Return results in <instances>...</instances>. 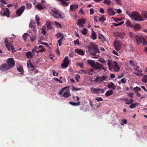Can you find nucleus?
<instances>
[{
	"mask_svg": "<svg viewBox=\"0 0 147 147\" xmlns=\"http://www.w3.org/2000/svg\"><path fill=\"white\" fill-rule=\"evenodd\" d=\"M88 63L93 68L97 70L98 69L100 70H104L105 69L103 67V65L100 64L98 62H95L94 61L91 60H88L87 61Z\"/></svg>",
	"mask_w": 147,
	"mask_h": 147,
	"instance_id": "obj_1",
	"label": "nucleus"
},
{
	"mask_svg": "<svg viewBox=\"0 0 147 147\" xmlns=\"http://www.w3.org/2000/svg\"><path fill=\"white\" fill-rule=\"evenodd\" d=\"M89 52L92 55H94L97 53H99V49H98V46L95 44H91L88 47Z\"/></svg>",
	"mask_w": 147,
	"mask_h": 147,
	"instance_id": "obj_2",
	"label": "nucleus"
},
{
	"mask_svg": "<svg viewBox=\"0 0 147 147\" xmlns=\"http://www.w3.org/2000/svg\"><path fill=\"white\" fill-rule=\"evenodd\" d=\"M134 37L136 39L137 42L138 43V44L142 43L144 46L147 45V42L146 39L143 36L136 35L134 36Z\"/></svg>",
	"mask_w": 147,
	"mask_h": 147,
	"instance_id": "obj_3",
	"label": "nucleus"
},
{
	"mask_svg": "<svg viewBox=\"0 0 147 147\" xmlns=\"http://www.w3.org/2000/svg\"><path fill=\"white\" fill-rule=\"evenodd\" d=\"M113 63L114 64L112 63L111 64L110 62L109 61L108 63H107V65L109 67V70H111L113 67L115 71H118L120 68L118 63L115 61H114Z\"/></svg>",
	"mask_w": 147,
	"mask_h": 147,
	"instance_id": "obj_4",
	"label": "nucleus"
},
{
	"mask_svg": "<svg viewBox=\"0 0 147 147\" xmlns=\"http://www.w3.org/2000/svg\"><path fill=\"white\" fill-rule=\"evenodd\" d=\"M131 18L136 21H142L143 19L142 17L138 13L136 12H133L131 15Z\"/></svg>",
	"mask_w": 147,
	"mask_h": 147,
	"instance_id": "obj_5",
	"label": "nucleus"
},
{
	"mask_svg": "<svg viewBox=\"0 0 147 147\" xmlns=\"http://www.w3.org/2000/svg\"><path fill=\"white\" fill-rule=\"evenodd\" d=\"M51 13L52 14L53 16L57 19H63V18L61 14L59 13L58 10L55 9H52L51 10Z\"/></svg>",
	"mask_w": 147,
	"mask_h": 147,
	"instance_id": "obj_6",
	"label": "nucleus"
},
{
	"mask_svg": "<svg viewBox=\"0 0 147 147\" xmlns=\"http://www.w3.org/2000/svg\"><path fill=\"white\" fill-rule=\"evenodd\" d=\"M115 49L117 51L120 50L122 46V43L120 41L115 40L114 43Z\"/></svg>",
	"mask_w": 147,
	"mask_h": 147,
	"instance_id": "obj_7",
	"label": "nucleus"
},
{
	"mask_svg": "<svg viewBox=\"0 0 147 147\" xmlns=\"http://www.w3.org/2000/svg\"><path fill=\"white\" fill-rule=\"evenodd\" d=\"M107 78V77L103 75L102 77L97 76L94 79V82L96 83L98 82L99 84L101 83L104 80H105Z\"/></svg>",
	"mask_w": 147,
	"mask_h": 147,
	"instance_id": "obj_8",
	"label": "nucleus"
},
{
	"mask_svg": "<svg viewBox=\"0 0 147 147\" xmlns=\"http://www.w3.org/2000/svg\"><path fill=\"white\" fill-rule=\"evenodd\" d=\"M6 62L10 68H12L15 65V62L13 58H8L6 60Z\"/></svg>",
	"mask_w": 147,
	"mask_h": 147,
	"instance_id": "obj_9",
	"label": "nucleus"
},
{
	"mask_svg": "<svg viewBox=\"0 0 147 147\" xmlns=\"http://www.w3.org/2000/svg\"><path fill=\"white\" fill-rule=\"evenodd\" d=\"M69 61L68 56H66L63 61L61 66L62 68L66 67L68 65L69 63Z\"/></svg>",
	"mask_w": 147,
	"mask_h": 147,
	"instance_id": "obj_10",
	"label": "nucleus"
},
{
	"mask_svg": "<svg viewBox=\"0 0 147 147\" xmlns=\"http://www.w3.org/2000/svg\"><path fill=\"white\" fill-rule=\"evenodd\" d=\"M2 9L4 11V12H0V13L1 15L3 16H6L7 18L9 17L10 11L9 9L8 8H6V9L5 10V9L3 8Z\"/></svg>",
	"mask_w": 147,
	"mask_h": 147,
	"instance_id": "obj_11",
	"label": "nucleus"
},
{
	"mask_svg": "<svg viewBox=\"0 0 147 147\" xmlns=\"http://www.w3.org/2000/svg\"><path fill=\"white\" fill-rule=\"evenodd\" d=\"M25 8V7L24 6H22L16 11V13L18 16H21V14L24 11Z\"/></svg>",
	"mask_w": 147,
	"mask_h": 147,
	"instance_id": "obj_12",
	"label": "nucleus"
},
{
	"mask_svg": "<svg viewBox=\"0 0 147 147\" xmlns=\"http://www.w3.org/2000/svg\"><path fill=\"white\" fill-rule=\"evenodd\" d=\"M90 91L92 94H100V88H95L94 87H91L90 88Z\"/></svg>",
	"mask_w": 147,
	"mask_h": 147,
	"instance_id": "obj_13",
	"label": "nucleus"
},
{
	"mask_svg": "<svg viewBox=\"0 0 147 147\" xmlns=\"http://www.w3.org/2000/svg\"><path fill=\"white\" fill-rule=\"evenodd\" d=\"M10 69L8 64H3L0 66V70L4 71L5 69Z\"/></svg>",
	"mask_w": 147,
	"mask_h": 147,
	"instance_id": "obj_14",
	"label": "nucleus"
},
{
	"mask_svg": "<svg viewBox=\"0 0 147 147\" xmlns=\"http://www.w3.org/2000/svg\"><path fill=\"white\" fill-rule=\"evenodd\" d=\"M5 47L9 51H10L11 49L13 51H16V50H14V48L13 47V45L11 43H9V44L5 45Z\"/></svg>",
	"mask_w": 147,
	"mask_h": 147,
	"instance_id": "obj_15",
	"label": "nucleus"
},
{
	"mask_svg": "<svg viewBox=\"0 0 147 147\" xmlns=\"http://www.w3.org/2000/svg\"><path fill=\"white\" fill-rule=\"evenodd\" d=\"M85 23V20L84 19H81L78 20L77 24L79 27H83V25Z\"/></svg>",
	"mask_w": 147,
	"mask_h": 147,
	"instance_id": "obj_16",
	"label": "nucleus"
},
{
	"mask_svg": "<svg viewBox=\"0 0 147 147\" xmlns=\"http://www.w3.org/2000/svg\"><path fill=\"white\" fill-rule=\"evenodd\" d=\"M107 87L109 88L112 89L113 90L115 89L116 87L114 83L112 82L109 83L107 85Z\"/></svg>",
	"mask_w": 147,
	"mask_h": 147,
	"instance_id": "obj_17",
	"label": "nucleus"
},
{
	"mask_svg": "<svg viewBox=\"0 0 147 147\" xmlns=\"http://www.w3.org/2000/svg\"><path fill=\"white\" fill-rule=\"evenodd\" d=\"M75 52L78 54L83 56L85 54L84 52L82 50L80 49H75Z\"/></svg>",
	"mask_w": 147,
	"mask_h": 147,
	"instance_id": "obj_18",
	"label": "nucleus"
},
{
	"mask_svg": "<svg viewBox=\"0 0 147 147\" xmlns=\"http://www.w3.org/2000/svg\"><path fill=\"white\" fill-rule=\"evenodd\" d=\"M108 14L112 16L114 15L115 14V12L113 11V9L110 7H109L108 9Z\"/></svg>",
	"mask_w": 147,
	"mask_h": 147,
	"instance_id": "obj_19",
	"label": "nucleus"
},
{
	"mask_svg": "<svg viewBox=\"0 0 147 147\" xmlns=\"http://www.w3.org/2000/svg\"><path fill=\"white\" fill-rule=\"evenodd\" d=\"M71 96V94L70 93L69 90H66L65 92L63 94L62 96L64 97H68Z\"/></svg>",
	"mask_w": 147,
	"mask_h": 147,
	"instance_id": "obj_20",
	"label": "nucleus"
},
{
	"mask_svg": "<svg viewBox=\"0 0 147 147\" xmlns=\"http://www.w3.org/2000/svg\"><path fill=\"white\" fill-rule=\"evenodd\" d=\"M117 37L121 39L124 38V37L125 36V34L123 32H118L117 33Z\"/></svg>",
	"mask_w": 147,
	"mask_h": 147,
	"instance_id": "obj_21",
	"label": "nucleus"
},
{
	"mask_svg": "<svg viewBox=\"0 0 147 147\" xmlns=\"http://www.w3.org/2000/svg\"><path fill=\"white\" fill-rule=\"evenodd\" d=\"M78 7V5H71L70 6V9L72 11H75Z\"/></svg>",
	"mask_w": 147,
	"mask_h": 147,
	"instance_id": "obj_22",
	"label": "nucleus"
},
{
	"mask_svg": "<svg viewBox=\"0 0 147 147\" xmlns=\"http://www.w3.org/2000/svg\"><path fill=\"white\" fill-rule=\"evenodd\" d=\"M25 55L28 58H33V55L32 54V52L30 51L26 52Z\"/></svg>",
	"mask_w": 147,
	"mask_h": 147,
	"instance_id": "obj_23",
	"label": "nucleus"
},
{
	"mask_svg": "<svg viewBox=\"0 0 147 147\" xmlns=\"http://www.w3.org/2000/svg\"><path fill=\"white\" fill-rule=\"evenodd\" d=\"M92 32L91 34V38L93 40H95L96 39L97 36L96 33L92 29Z\"/></svg>",
	"mask_w": 147,
	"mask_h": 147,
	"instance_id": "obj_24",
	"label": "nucleus"
},
{
	"mask_svg": "<svg viewBox=\"0 0 147 147\" xmlns=\"http://www.w3.org/2000/svg\"><path fill=\"white\" fill-rule=\"evenodd\" d=\"M36 8L39 10H41L43 9L45 7V6L43 5H42L41 4L38 3L36 6Z\"/></svg>",
	"mask_w": 147,
	"mask_h": 147,
	"instance_id": "obj_25",
	"label": "nucleus"
},
{
	"mask_svg": "<svg viewBox=\"0 0 147 147\" xmlns=\"http://www.w3.org/2000/svg\"><path fill=\"white\" fill-rule=\"evenodd\" d=\"M17 71L20 72V74H23L24 73V71L22 67L20 66L17 68Z\"/></svg>",
	"mask_w": 147,
	"mask_h": 147,
	"instance_id": "obj_26",
	"label": "nucleus"
},
{
	"mask_svg": "<svg viewBox=\"0 0 147 147\" xmlns=\"http://www.w3.org/2000/svg\"><path fill=\"white\" fill-rule=\"evenodd\" d=\"M113 93V91L112 90H110L106 92L105 95L106 96L108 97L112 95Z\"/></svg>",
	"mask_w": 147,
	"mask_h": 147,
	"instance_id": "obj_27",
	"label": "nucleus"
},
{
	"mask_svg": "<svg viewBox=\"0 0 147 147\" xmlns=\"http://www.w3.org/2000/svg\"><path fill=\"white\" fill-rule=\"evenodd\" d=\"M106 18L104 15H102L99 18V21L101 23L103 22L106 20Z\"/></svg>",
	"mask_w": 147,
	"mask_h": 147,
	"instance_id": "obj_28",
	"label": "nucleus"
},
{
	"mask_svg": "<svg viewBox=\"0 0 147 147\" xmlns=\"http://www.w3.org/2000/svg\"><path fill=\"white\" fill-rule=\"evenodd\" d=\"M60 1L61 3V4L65 6H67L68 5V3L66 2L64 0H58Z\"/></svg>",
	"mask_w": 147,
	"mask_h": 147,
	"instance_id": "obj_29",
	"label": "nucleus"
},
{
	"mask_svg": "<svg viewBox=\"0 0 147 147\" xmlns=\"http://www.w3.org/2000/svg\"><path fill=\"white\" fill-rule=\"evenodd\" d=\"M139 104V103L138 102H135L134 103H133L131 104L130 106L129 107L131 109H132L134 108H135Z\"/></svg>",
	"mask_w": 147,
	"mask_h": 147,
	"instance_id": "obj_30",
	"label": "nucleus"
},
{
	"mask_svg": "<svg viewBox=\"0 0 147 147\" xmlns=\"http://www.w3.org/2000/svg\"><path fill=\"white\" fill-rule=\"evenodd\" d=\"M141 26L139 24H136L134 25V29L136 30H138L141 28Z\"/></svg>",
	"mask_w": 147,
	"mask_h": 147,
	"instance_id": "obj_31",
	"label": "nucleus"
},
{
	"mask_svg": "<svg viewBox=\"0 0 147 147\" xmlns=\"http://www.w3.org/2000/svg\"><path fill=\"white\" fill-rule=\"evenodd\" d=\"M133 90H134V91L136 93L138 92V91H140L141 90V89L140 87L138 86H136L134 88Z\"/></svg>",
	"mask_w": 147,
	"mask_h": 147,
	"instance_id": "obj_32",
	"label": "nucleus"
},
{
	"mask_svg": "<svg viewBox=\"0 0 147 147\" xmlns=\"http://www.w3.org/2000/svg\"><path fill=\"white\" fill-rule=\"evenodd\" d=\"M80 102H74L71 101H70L69 102V103L72 105L77 106H78L80 104Z\"/></svg>",
	"mask_w": 147,
	"mask_h": 147,
	"instance_id": "obj_33",
	"label": "nucleus"
},
{
	"mask_svg": "<svg viewBox=\"0 0 147 147\" xmlns=\"http://www.w3.org/2000/svg\"><path fill=\"white\" fill-rule=\"evenodd\" d=\"M88 32V30L86 28H84L83 30H81V32L84 35L86 34Z\"/></svg>",
	"mask_w": 147,
	"mask_h": 147,
	"instance_id": "obj_34",
	"label": "nucleus"
},
{
	"mask_svg": "<svg viewBox=\"0 0 147 147\" xmlns=\"http://www.w3.org/2000/svg\"><path fill=\"white\" fill-rule=\"evenodd\" d=\"M142 81L145 83H147V75H145L141 80Z\"/></svg>",
	"mask_w": 147,
	"mask_h": 147,
	"instance_id": "obj_35",
	"label": "nucleus"
},
{
	"mask_svg": "<svg viewBox=\"0 0 147 147\" xmlns=\"http://www.w3.org/2000/svg\"><path fill=\"white\" fill-rule=\"evenodd\" d=\"M28 35L30 36V35L28 34V33H25L23 35L22 37L24 40L25 41L26 40Z\"/></svg>",
	"mask_w": 147,
	"mask_h": 147,
	"instance_id": "obj_36",
	"label": "nucleus"
},
{
	"mask_svg": "<svg viewBox=\"0 0 147 147\" xmlns=\"http://www.w3.org/2000/svg\"><path fill=\"white\" fill-rule=\"evenodd\" d=\"M143 16L144 18H147V11H143L142 12Z\"/></svg>",
	"mask_w": 147,
	"mask_h": 147,
	"instance_id": "obj_37",
	"label": "nucleus"
},
{
	"mask_svg": "<svg viewBox=\"0 0 147 147\" xmlns=\"http://www.w3.org/2000/svg\"><path fill=\"white\" fill-rule=\"evenodd\" d=\"M47 29L48 30L49 29H52V26L50 23H48L47 25Z\"/></svg>",
	"mask_w": 147,
	"mask_h": 147,
	"instance_id": "obj_38",
	"label": "nucleus"
},
{
	"mask_svg": "<svg viewBox=\"0 0 147 147\" xmlns=\"http://www.w3.org/2000/svg\"><path fill=\"white\" fill-rule=\"evenodd\" d=\"M62 35H63L61 32H57L55 34V36L57 37L58 38L61 37Z\"/></svg>",
	"mask_w": 147,
	"mask_h": 147,
	"instance_id": "obj_39",
	"label": "nucleus"
},
{
	"mask_svg": "<svg viewBox=\"0 0 147 147\" xmlns=\"http://www.w3.org/2000/svg\"><path fill=\"white\" fill-rule=\"evenodd\" d=\"M37 36L35 35L34 36L33 35L32 37H30V40L31 42H33L34 40H36Z\"/></svg>",
	"mask_w": 147,
	"mask_h": 147,
	"instance_id": "obj_40",
	"label": "nucleus"
},
{
	"mask_svg": "<svg viewBox=\"0 0 147 147\" xmlns=\"http://www.w3.org/2000/svg\"><path fill=\"white\" fill-rule=\"evenodd\" d=\"M54 24L57 27L60 28H62V26L59 23L56 22H55Z\"/></svg>",
	"mask_w": 147,
	"mask_h": 147,
	"instance_id": "obj_41",
	"label": "nucleus"
},
{
	"mask_svg": "<svg viewBox=\"0 0 147 147\" xmlns=\"http://www.w3.org/2000/svg\"><path fill=\"white\" fill-rule=\"evenodd\" d=\"M36 20L37 24L38 25H39V24H40V22H39V20L40 19V18L38 17L37 15H36Z\"/></svg>",
	"mask_w": 147,
	"mask_h": 147,
	"instance_id": "obj_42",
	"label": "nucleus"
},
{
	"mask_svg": "<svg viewBox=\"0 0 147 147\" xmlns=\"http://www.w3.org/2000/svg\"><path fill=\"white\" fill-rule=\"evenodd\" d=\"M95 99L97 101H101L103 100V98L101 97H96L95 98Z\"/></svg>",
	"mask_w": 147,
	"mask_h": 147,
	"instance_id": "obj_43",
	"label": "nucleus"
},
{
	"mask_svg": "<svg viewBox=\"0 0 147 147\" xmlns=\"http://www.w3.org/2000/svg\"><path fill=\"white\" fill-rule=\"evenodd\" d=\"M103 3L106 4L107 5H109L110 4L111 1L109 0H105L103 2Z\"/></svg>",
	"mask_w": 147,
	"mask_h": 147,
	"instance_id": "obj_44",
	"label": "nucleus"
},
{
	"mask_svg": "<svg viewBox=\"0 0 147 147\" xmlns=\"http://www.w3.org/2000/svg\"><path fill=\"white\" fill-rule=\"evenodd\" d=\"M122 123H121V125H123L124 124H126L127 123V120L125 119H123L121 120Z\"/></svg>",
	"mask_w": 147,
	"mask_h": 147,
	"instance_id": "obj_45",
	"label": "nucleus"
},
{
	"mask_svg": "<svg viewBox=\"0 0 147 147\" xmlns=\"http://www.w3.org/2000/svg\"><path fill=\"white\" fill-rule=\"evenodd\" d=\"M67 87H65L63 88L62 89H61V90L59 92V95H61L62 94L63 92L65 90L66 88Z\"/></svg>",
	"mask_w": 147,
	"mask_h": 147,
	"instance_id": "obj_46",
	"label": "nucleus"
},
{
	"mask_svg": "<svg viewBox=\"0 0 147 147\" xmlns=\"http://www.w3.org/2000/svg\"><path fill=\"white\" fill-rule=\"evenodd\" d=\"M81 89V88H76L74 86H73L72 88V90L73 91L80 90Z\"/></svg>",
	"mask_w": 147,
	"mask_h": 147,
	"instance_id": "obj_47",
	"label": "nucleus"
},
{
	"mask_svg": "<svg viewBox=\"0 0 147 147\" xmlns=\"http://www.w3.org/2000/svg\"><path fill=\"white\" fill-rule=\"evenodd\" d=\"M128 96L130 98L133 97L134 93L133 92H130L127 94Z\"/></svg>",
	"mask_w": 147,
	"mask_h": 147,
	"instance_id": "obj_48",
	"label": "nucleus"
},
{
	"mask_svg": "<svg viewBox=\"0 0 147 147\" xmlns=\"http://www.w3.org/2000/svg\"><path fill=\"white\" fill-rule=\"evenodd\" d=\"M121 82L124 84H125L127 82L126 80L124 78H123L121 80Z\"/></svg>",
	"mask_w": 147,
	"mask_h": 147,
	"instance_id": "obj_49",
	"label": "nucleus"
},
{
	"mask_svg": "<svg viewBox=\"0 0 147 147\" xmlns=\"http://www.w3.org/2000/svg\"><path fill=\"white\" fill-rule=\"evenodd\" d=\"M133 67L134 69L138 71H139L138 70L139 67L136 65L135 64L134 66H133Z\"/></svg>",
	"mask_w": 147,
	"mask_h": 147,
	"instance_id": "obj_50",
	"label": "nucleus"
},
{
	"mask_svg": "<svg viewBox=\"0 0 147 147\" xmlns=\"http://www.w3.org/2000/svg\"><path fill=\"white\" fill-rule=\"evenodd\" d=\"M45 51V48H42L41 49L37 51H36V52H38L39 53V52H44Z\"/></svg>",
	"mask_w": 147,
	"mask_h": 147,
	"instance_id": "obj_51",
	"label": "nucleus"
},
{
	"mask_svg": "<svg viewBox=\"0 0 147 147\" xmlns=\"http://www.w3.org/2000/svg\"><path fill=\"white\" fill-rule=\"evenodd\" d=\"M128 47L131 49L129 50L130 51H134V49L133 48L132 46L131 45H128Z\"/></svg>",
	"mask_w": 147,
	"mask_h": 147,
	"instance_id": "obj_52",
	"label": "nucleus"
},
{
	"mask_svg": "<svg viewBox=\"0 0 147 147\" xmlns=\"http://www.w3.org/2000/svg\"><path fill=\"white\" fill-rule=\"evenodd\" d=\"M129 63L132 66H134V65L136 64L134 61L131 60L129 61Z\"/></svg>",
	"mask_w": 147,
	"mask_h": 147,
	"instance_id": "obj_53",
	"label": "nucleus"
},
{
	"mask_svg": "<svg viewBox=\"0 0 147 147\" xmlns=\"http://www.w3.org/2000/svg\"><path fill=\"white\" fill-rule=\"evenodd\" d=\"M74 44L76 45L77 44L79 45H80V44L79 43V40L78 39H77L76 40H74Z\"/></svg>",
	"mask_w": 147,
	"mask_h": 147,
	"instance_id": "obj_54",
	"label": "nucleus"
},
{
	"mask_svg": "<svg viewBox=\"0 0 147 147\" xmlns=\"http://www.w3.org/2000/svg\"><path fill=\"white\" fill-rule=\"evenodd\" d=\"M124 100L125 101V104H128V105L130 104V103L129 102V100H128V99H127L126 98H125L124 99Z\"/></svg>",
	"mask_w": 147,
	"mask_h": 147,
	"instance_id": "obj_55",
	"label": "nucleus"
},
{
	"mask_svg": "<svg viewBox=\"0 0 147 147\" xmlns=\"http://www.w3.org/2000/svg\"><path fill=\"white\" fill-rule=\"evenodd\" d=\"M32 5L30 3H27L26 4V6L27 8L30 9L31 8Z\"/></svg>",
	"mask_w": 147,
	"mask_h": 147,
	"instance_id": "obj_56",
	"label": "nucleus"
},
{
	"mask_svg": "<svg viewBox=\"0 0 147 147\" xmlns=\"http://www.w3.org/2000/svg\"><path fill=\"white\" fill-rule=\"evenodd\" d=\"M46 33L45 29L43 28L42 30V34L44 36L45 35Z\"/></svg>",
	"mask_w": 147,
	"mask_h": 147,
	"instance_id": "obj_57",
	"label": "nucleus"
},
{
	"mask_svg": "<svg viewBox=\"0 0 147 147\" xmlns=\"http://www.w3.org/2000/svg\"><path fill=\"white\" fill-rule=\"evenodd\" d=\"M53 75L54 76H57L58 74V73H57V72H56L55 71H53Z\"/></svg>",
	"mask_w": 147,
	"mask_h": 147,
	"instance_id": "obj_58",
	"label": "nucleus"
},
{
	"mask_svg": "<svg viewBox=\"0 0 147 147\" xmlns=\"http://www.w3.org/2000/svg\"><path fill=\"white\" fill-rule=\"evenodd\" d=\"M56 53L57 55H60V52L59 50V48L58 47L56 50Z\"/></svg>",
	"mask_w": 147,
	"mask_h": 147,
	"instance_id": "obj_59",
	"label": "nucleus"
},
{
	"mask_svg": "<svg viewBox=\"0 0 147 147\" xmlns=\"http://www.w3.org/2000/svg\"><path fill=\"white\" fill-rule=\"evenodd\" d=\"M90 14L92 15L94 13V9L92 8H91L90 9Z\"/></svg>",
	"mask_w": 147,
	"mask_h": 147,
	"instance_id": "obj_60",
	"label": "nucleus"
},
{
	"mask_svg": "<svg viewBox=\"0 0 147 147\" xmlns=\"http://www.w3.org/2000/svg\"><path fill=\"white\" fill-rule=\"evenodd\" d=\"M83 73L85 74H89L88 71L87 70H82L81 71Z\"/></svg>",
	"mask_w": 147,
	"mask_h": 147,
	"instance_id": "obj_61",
	"label": "nucleus"
},
{
	"mask_svg": "<svg viewBox=\"0 0 147 147\" xmlns=\"http://www.w3.org/2000/svg\"><path fill=\"white\" fill-rule=\"evenodd\" d=\"M32 70L33 71V73L35 74L38 72V71L37 70H36L35 69H32Z\"/></svg>",
	"mask_w": 147,
	"mask_h": 147,
	"instance_id": "obj_62",
	"label": "nucleus"
},
{
	"mask_svg": "<svg viewBox=\"0 0 147 147\" xmlns=\"http://www.w3.org/2000/svg\"><path fill=\"white\" fill-rule=\"evenodd\" d=\"M113 53L115 55H116L117 56H118L119 55V54L117 52L115 51V50H113L112 51Z\"/></svg>",
	"mask_w": 147,
	"mask_h": 147,
	"instance_id": "obj_63",
	"label": "nucleus"
},
{
	"mask_svg": "<svg viewBox=\"0 0 147 147\" xmlns=\"http://www.w3.org/2000/svg\"><path fill=\"white\" fill-rule=\"evenodd\" d=\"M100 12L102 13H105L104 9L102 8H101L100 10Z\"/></svg>",
	"mask_w": 147,
	"mask_h": 147,
	"instance_id": "obj_64",
	"label": "nucleus"
}]
</instances>
